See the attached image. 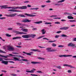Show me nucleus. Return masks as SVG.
Instances as JSON below:
<instances>
[{
	"label": "nucleus",
	"instance_id": "nucleus-20",
	"mask_svg": "<svg viewBox=\"0 0 76 76\" xmlns=\"http://www.w3.org/2000/svg\"><path fill=\"white\" fill-rule=\"evenodd\" d=\"M21 31H22L23 32H28V29H25V28H22L21 29Z\"/></svg>",
	"mask_w": 76,
	"mask_h": 76
},
{
	"label": "nucleus",
	"instance_id": "nucleus-58",
	"mask_svg": "<svg viewBox=\"0 0 76 76\" xmlns=\"http://www.w3.org/2000/svg\"><path fill=\"white\" fill-rule=\"evenodd\" d=\"M68 73H72V71L71 70H69L68 71Z\"/></svg>",
	"mask_w": 76,
	"mask_h": 76
},
{
	"label": "nucleus",
	"instance_id": "nucleus-8",
	"mask_svg": "<svg viewBox=\"0 0 76 76\" xmlns=\"http://www.w3.org/2000/svg\"><path fill=\"white\" fill-rule=\"evenodd\" d=\"M14 50H15L14 48L12 47L9 46H8V50L9 51H14Z\"/></svg>",
	"mask_w": 76,
	"mask_h": 76
},
{
	"label": "nucleus",
	"instance_id": "nucleus-24",
	"mask_svg": "<svg viewBox=\"0 0 76 76\" xmlns=\"http://www.w3.org/2000/svg\"><path fill=\"white\" fill-rule=\"evenodd\" d=\"M9 56H14V57H19V55H13L12 54H9Z\"/></svg>",
	"mask_w": 76,
	"mask_h": 76
},
{
	"label": "nucleus",
	"instance_id": "nucleus-63",
	"mask_svg": "<svg viewBox=\"0 0 76 76\" xmlns=\"http://www.w3.org/2000/svg\"><path fill=\"white\" fill-rule=\"evenodd\" d=\"M12 76H17V75L16 74H12Z\"/></svg>",
	"mask_w": 76,
	"mask_h": 76
},
{
	"label": "nucleus",
	"instance_id": "nucleus-25",
	"mask_svg": "<svg viewBox=\"0 0 76 76\" xmlns=\"http://www.w3.org/2000/svg\"><path fill=\"white\" fill-rule=\"evenodd\" d=\"M67 18L69 19H74L73 17L70 16H68L67 17Z\"/></svg>",
	"mask_w": 76,
	"mask_h": 76
},
{
	"label": "nucleus",
	"instance_id": "nucleus-42",
	"mask_svg": "<svg viewBox=\"0 0 76 76\" xmlns=\"http://www.w3.org/2000/svg\"><path fill=\"white\" fill-rule=\"evenodd\" d=\"M13 30V28H9L8 29V31H11V30Z\"/></svg>",
	"mask_w": 76,
	"mask_h": 76
},
{
	"label": "nucleus",
	"instance_id": "nucleus-18",
	"mask_svg": "<svg viewBox=\"0 0 76 76\" xmlns=\"http://www.w3.org/2000/svg\"><path fill=\"white\" fill-rule=\"evenodd\" d=\"M38 50H39L38 49H31V51H34V52L38 51V52H41V51Z\"/></svg>",
	"mask_w": 76,
	"mask_h": 76
},
{
	"label": "nucleus",
	"instance_id": "nucleus-39",
	"mask_svg": "<svg viewBox=\"0 0 76 76\" xmlns=\"http://www.w3.org/2000/svg\"><path fill=\"white\" fill-rule=\"evenodd\" d=\"M56 40H54V41H49L48 42H56Z\"/></svg>",
	"mask_w": 76,
	"mask_h": 76
},
{
	"label": "nucleus",
	"instance_id": "nucleus-61",
	"mask_svg": "<svg viewBox=\"0 0 76 76\" xmlns=\"http://www.w3.org/2000/svg\"><path fill=\"white\" fill-rule=\"evenodd\" d=\"M73 41H76V38H75L73 39Z\"/></svg>",
	"mask_w": 76,
	"mask_h": 76
},
{
	"label": "nucleus",
	"instance_id": "nucleus-57",
	"mask_svg": "<svg viewBox=\"0 0 76 76\" xmlns=\"http://www.w3.org/2000/svg\"><path fill=\"white\" fill-rule=\"evenodd\" d=\"M45 2L46 3H50L51 1L50 0H48V1H46Z\"/></svg>",
	"mask_w": 76,
	"mask_h": 76
},
{
	"label": "nucleus",
	"instance_id": "nucleus-44",
	"mask_svg": "<svg viewBox=\"0 0 76 76\" xmlns=\"http://www.w3.org/2000/svg\"><path fill=\"white\" fill-rule=\"evenodd\" d=\"M58 47H59V48L64 47V46L62 45H59L58 46Z\"/></svg>",
	"mask_w": 76,
	"mask_h": 76
},
{
	"label": "nucleus",
	"instance_id": "nucleus-22",
	"mask_svg": "<svg viewBox=\"0 0 76 76\" xmlns=\"http://www.w3.org/2000/svg\"><path fill=\"white\" fill-rule=\"evenodd\" d=\"M61 37H64V38L66 37L67 38L68 37V36H67V35L66 34H62L61 36Z\"/></svg>",
	"mask_w": 76,
	"mask_h": 76
},
{
	"label": "nucleus",
	"instance_id": "nucleus-52",
	"mask_svg": "<svg viewBox=\"0 0 76 76\" xmlns=\"http://www.w3.org/2000/svg\"><path fill=\"white\" fill-rule=\"evenodd\" d=\"M61 31H57L56 32V33L57 34H60V33H61Z\"/></svg>",
	"mask_w": 76,
	"mask_h": 76
},
{
	"label": "nucleus",
	"instance_id": "nucleus-34",
	"mask_svg": "<svg viewBox=\"0 0 76 76\" xmlns=\"http://www.w3.org/2000/svg\"><path fill=\"white\" fill-rule=\"evenodd\" d=\"M0 53H6V52L2 51L0 49Z\"/></svg>",
	"mask_w": 76,
	"mask_h": 76
},
{
	"label": "nucleus",
	"instance_id": "nucleus-2",
	"mask_svg": "<svg viewBox=\"0 0 76 76\" xmlns=\"http://www.w3.org/2000/svg\"><path fill=\"white\" fill-rule=\"evenodd\" d=\"M22 37L23 38H31V37L32 38H34L35 37H36V35L30 34L26 35H23Z\"/></svg>",
	"mask_w": 76,
	"mask_h": 76
},
{
	"label": "nucleus",
	"instance_id": "nucleus-16",
	"mask_svg": "<svg viewBox=\"0 0 76 76\" xmlns=\"http://www.w3.org/2000/svg\"><path fill=\"white\" fill-rule=\"evenodd\" d=\"M31 64H39V63H41V62L32 61L31 62Z\"/></svg>",
	"mask_w": 76,
	"mask_h": 76
},
{
	"label": "nucleus",
	"instance_id": "nucleus-55",
	"mask_svg": "<svg viewBox=\"0 0 76 76\" xmlns=\"http://www.w3.org/2000/svg\"><path fill=\"white\" fill-rule=\"evenodd\" d=\"M3 61V59L2 58H0V61Z\"/></svg>",
	"mask_w": 76,
	"mask_h": 76
},
{
	"label": "nucleus",
	"instance_id": "nucleus-15",
	"mask_svg": "<svg viewBox=\"0 0 76 76\" xmlns=\"http://www.w3.org/2000/svg\"><path fill=\"white\" fill-rule=\"evenodd\" d=\"M17 34H27L26 33H24L23 32H20V31H17L16 32Z\"/></svg>",
	"mask_w": 76,
	"mask_h": 76
},
{
	"label": "nucleus",
	"instance_id": "nucleus-30",
	"mask_svg": "<svg viewBox=\"0 0 76 76\" xmlns=\"http://www.w3.org/2000/svg\"><path fill=\"white\" fill-rule=\"evenodd\" d=\"M56 67L57 68H58V69H62V68L61 67V66H56Z\"/></svg>",
	"mask_w": 76,
	"mask_h": 76
},
{
	"label": "nucleus",
	"instance_id": "nucleus-1",
	"mask_svg": "<svg viewBox=\"0 0 76 76\" xmlns=\"http://www.w3.org/2000/svg\"><path fill=\"white\" fill-rule=\"evenodd\" d=\"M7 7V5H3L0 6V9H27V6H23L22 7Z\"/></svg>",
	"mask_w": 76,
	"mask_h": 76
},
{
	"label": "nucleus",
	"instance_id": "nucleus-21",
	"mask_svg": "<svg viewBox=\"0 0 76 76\" xmlns=\"http://www.w3.org/2000/svg\"><path fill=\"white\" fill-rule=\"evenodd\" d=\"M42 23V21H38L37 22H35L34 23H36V24H39L40 23Z\"/></svg>",
	"mask_w": 76,
	"mask_h": 76
},
{
	"label": "nucleus",
	"instance_id": "nucleus-4",
	"mask_svg": "<svg viewBox=\"0 0 76 76\" xmlns=\"http://www.w3.org/2000/svg\"><path fill=\"white\" fill-rule=\"evenodd\" d=\"M59 57H72V55H60L58 56Z\"/></svg>",
	"mask_w": 76,
	"mask_h": 76
},
{
	"label": "nucleus",
	"instance_id": "nucleus-46",
	"mask_svg": "<svg viewBox=\"0 0 76 76\" xmlns=\"http://www.w3.org/2000/svg\"><path fill=\"white\" fill-rule=\"evenodd\" d=\"M0 19L1 20L4 19H6V18L5 17H1V18L0 17Z\"/></svg>",
	"mask_w": 76,
	"mask_h": 76
},
{
	"label": "nucleus",
	"instance_id": "nucleus-14",
	"mask_svg": "<svg viewBox=\"0 0 76 76\" xmlns=\"http://www.w3.org/2000/svg\"><path fill=\"white\" fill-rule=\"evenodd\" d=\"M25 15L27 16H29L30 17H34L36 15H32V14H29L27 13H25Z\"/></svg>",
	"mask_w": 76,
	"mask_h": 76
},
{
	"label": "nucleus",
	"instance_id": "nucleus-31",
	"mask_svg": "<svg viewBox=\"0 0 76 76\" xmlns=\"http://www.w3.org/2000/svg\"><path fill=\"white\" fill-rule=\"evenodd\" d=\"M38 9H39V8H30V10H38Z\"/></svg>",
	"mask_w": 76,
	"mask_h": 76
},
{
	"label": "nucleus",
	"instance_id": "nucleus-48",
	"mask_svg": "<svg viewBox=\"0 0 76 76\" xmlns=\"http://www.w3.org/2000/svg\"><path fill=\"white\" fill-rule=\"evenodd\" d=\"M59 37V35H56L55 36V38H58Z\"/></svg>",
	"mask_w": 76,
	"mask_h": 76
},
{
	"label": "nucleus",
	"instance_id": "nucleus-59",
	"mask_svg": "<svg viewBox=\"0 0 76 76\" xmlns=\"http://www.w3.org/2000/svg\"><path fill=\"white\" fill-rule=\"evenodd\" d=\"M16 47L18 48H22V46H16Z\"/></svg>",
	"mask_w": 76,
	"mask_h": 76
},
{
	"label": "nucleus",
	"instance_id": "nucleus-29",
	"mask_svg": "<svg viewBox=\"0 0 76 76\" xmlns=\"http://www.w3.org/2000/svg\"><path fill=\"white\" fill-rule=\"evenodd\" d=\"M44 31H45V30H44V29H43L42 30V34H45V32H44Z\"/></svg>",
	"mask_w": 76,
	"mask_h": 76
},
{
	"label": "nucleus",
	"instance_id": "nucleus-50",
	"mask_svg": "<svg viewBox=\"0 0 76 76\" xmlns=\"http://www.w3.org/2000/svg\"><path fill=\"white\" fill-rule=\"evenodd\" d=\"M10 63H15V62L13 61H8V62Z\"/></svg>",
	"mask_w": 76,
	"mask_h": 76
},
{
	"label": "nucleus",
	"instance_id": "nucleus-12",
	"mask_svg": "<svg viewBox=\"0 0 76 76\" xmlns=\"http://www.w3.org/2000/svg\"><path fill=\"white\" fill-rule=\"evenodd\" d=\"M68 46L73 47H75V44H73L72 42H70L68 45Z\"/></svg>",
	"mask_w": 76,
	"mask_h": 76
},
{
	"label": "nucleus",
	"instance_id": "nucleus-32",
	"mask_svg": "<svg viewBox=\"0 0 76 76\" xmlns=\"http://www.w3.org/2000/svg\"><path fill=\"white\" fill-rule=\"evenodd\" d=\"M67 15L68 16H72V13L68 12H67Z\"/></svg>",
	"mask_w": 76,
	"mask_h": 76
},
{
	"label": "nucleus",
	"instance_id": "nucleus-62",
	"mask_svg": "<svg viewBox=\"0 0 76 76\" xmlns=\"http://www.w3.org/2000/svg\"><path fill=\"white\" fill-rule=\"evenodd\" d=\"M18 45H22V42H20L18 43Z\"/></svg>",
	"mask_w": 76,
	"mask_h": 76
},
{
	"label": "nucleus",
	"instance_id": "nucleus-13",
	"mask_svg": "<svg viewBox=\"0 0 76 76\" xmlns=\"http://www.w3.org/2000/svg\"><path fill=\"white\" fill-rule=\"evenodd\" d=\"M69 28V27H64L61 28L60 29L61 30H67V29H68Z\"/></svg>",
	"mask_w": 76,
	"mask_h": 76
},
{
	"label": "nucleus",
	"instance_id": "nucleus-28",
	"mask_svg": "<svg viewBox=\"0 0 76 76\" xmlns=\"http://www.w3.org/2000/svg\"><path fill=\"white\" fill-rule=\"evenodd\" d=\"M37 58L38 59H40V60H44L45 58H42L41 57H39L38 58Z\"/></svg>",
	"mask_w": 76,
	"mask_h": 76
},
{
	"label": "nucleus",
	"instance_id": "nucleus-40",
	"mask_svg": "<svg viewBox=\"0 0 76 76\" xmlns=\"http://www.w3.org/2000/svg\"><path fill=\"white\" fill-rule=\"evenodd\" d=\"M55 24H60V23L58 22H55Z\"/></svg>",
	"mask_w": 76,
	"mask_h": 76
},
{
	"label": "nucleus",
	"instance_id": "nucleus-3",
	"mask_svg": "<svg viewBox=\"0 0 76 76\" xmlns=\"http://www.w3.org/2000/svg\"><path fill=\"white\" fill-rule=\"evenodd\" d=\"M13 58L15 61H16L17 60H18V61H28V60L27 59H23L21 60L19 59L18 58H17V57H14Z\"/></svg>",
	"mask_w": 76,
	"mask_h": 76
},
{
	"label": "nucleus",
	"instance_id": "nucleus-33",
	"mask_svg": "<svg viewBox=\"0 0 76 76\" xmlns=\"http://www.w3.org/2000/svg\"><path fill=\"white\" fill-rule=\"evenodd\" d=\"M16 24H17L18 25H19L20 26H22V24L19 23H16Z\"/></svg>",
	"mask_w": 76,
	"mask_h": 76
},
{
	"label": "nucleus",
	"instance_id": "nucleus-10",
	"mask_svg": "<svg viewBox=\"0 0 76 76\" xmlns=\"http://www.w3.org/2000/svg\"><path fill=\"white\" fill-rule=\"evenodd\" d=\"M1 63L2 64H5L6 65H7V64H8V63H9V61L3 60L2 61Z\"/></svg>",
	"mask_w": 76,
	"mask_h": 76
},
{
	"label": "nucleus",
	"instance_id": "nucleus-56",
	"mask_svg": "<svg viewBox=\"0 0 76 76\" xmlns=\"http://www.w3.org/2000/svg\"><path fill=\"white\" fill-rule=\"evenodd\" d=\"M25 41H28V40H31V39H24Z\"/></svg>",
	"mask_w": 76,
	"mask_h": 76
},
{
	"label": "nucleus",
	"instance_id": "nucleus-6",
	"mask_svg": "<svg viewBox=\"0 0 76 76\" xmlns=\"http://www.w3.org/2000/svg\"><path fill=\"white\" fill-rule=\"evenodd\" d=\"M17 15V13H15V14H10V15H5V16H7V17H14V16H15L16 15Z\"/></svg>",
	"mask_w": 76,
	"mask_h": 76
},
{
	"label": "nucleus",
	"instance_id": "nucleus-64",
	"mask_svg": "<svg viewBox=\"0 0 76 76\" xmlns=\"http://www.w3.org/2000/svg\"><path fill=\"white\" fill-rule=\"evenodd\" d=\"M46 5H42L41 6V7H45V6H46Z\"/></svg>",
	"mask_w": 76,
	"mask_h": 76
},
{
	"label": "nucleus",
	"instance_id": "nucleus-47",
	"mask_svg": "<svg viewBox=\"0 0 76 76\" xmlns=\"http://www.w3.org/2000/svg\"><path fill=\"white\" fill-rule=\"evenodd\" d=\"M37 72L39 73H43L42 72V71H37Z\"/></svg>",
	"mask_w": 76,
	"mask_h": 76
},
{
	"label": "nucleus",
	"instance_id": "nucleus-45",
	"mask_svg": "<svg viewBox=\"0 0 76 76\" xmlns=\"http://www.w3.org/2000/svg\"><path fill=\"white\" fill-rule=\"evenodd\" d=\"M31 76H38V75H36L35 74H31Z\"/></svg>",
	"mask_w": 76,
	"mask_h": 76
},
{
	"label": "nucleus",
	"instance_id": "nucleus-49",
	"mask_svg": "<svg viewBox=\"0 0 76 76\" xmlns=\"http://www.w3.org/2000/svg\"><path fill=\"white\" fill-rule=\"evenodd\" d=\"M39 48H45V47H41V46H39Z\"/></svg>",
	"mask_w": 76,
	"mask_h": 76
},
{
	"label": "nucleus",
	"instance_id": "nucleus-26",
	"mask_svg": "<svg viewBox=\"0 0 76 76\" xmlns=\"http://www.w3.org/2000/svg\"><path fill=\"white\" fill-rule=\"evenodd\" d=\"M65 0H62L61 1H59L57 2V3H62V2H64Z\"/></svg>",
	"mask_w": 76,
	"mask_h": 76
},
{
	"label": "nucleus",
	"instance_id": "nucleus-51",
	"mask_svg": "<svg viewBox=\"0 0 76 76\" xmlns=\"http://www.w3.org/2000/svg\"><path fill=\"white\" fill-rule=\"evenodd\" d=\"M32 30L33 31H35V30H37V28H33L32 29Z\"/></svg>",
	"mask_w": 76,
	"mask_h": 76
},
{
	"label": "nucleus",
	"instance_id": "nucleus-9",
	"mask_svg": "<svg viewBox=\"0 0 76 76\" xmlns=\"http://www.w3.org/2000/svg\"><path fill=\"white\" fill-rule=\"evenodd\" d=\"M33 70H31V71H26V72L27 73H34V72H35V70H36L35 69H32Z\"/></svg>",
	"mask_w": 76,
	"mask_h": 76
},
{
	"label": "nucleus",
	"instance_id": "nucleus-17",
	"mask_svg": "<svg viewBox=\"0 0 76 76\" xmlns=\"http://www.w3.org/2000/svg\"><path fill=\"white\" fill-rule=\"evenodd\" d=\"M22 38V37H17L12 38V39H20Z\"/></svg>",
	"mask_w": 76,
	"mask_h": 76
},
{
	"label": "nucleus",
	"instance_id": "nucleus-27",
	"mask_svg": "<svg viewBox=\"0 0 76 76\" xmlns=\"http://www.w3.org/2000/svg\"><path fill=\"white\" fill-rule=\"evenodd\" d=\"M10 57V56L7 55L6 56H2V57H4V58H7V57Z\"/></svg>",
	"mask_w": 76,
	"mask_h": 76
},
{
	"label": "nucleus",
	"instance_id": "nucleus-23",
	"mask_svg": "<svg viewBox=\"0 0 76 76\" xmlns=\"http://www.w3.org/2000/svg\"><path fill=\"white\" fill-rule=\"evenodd\" d=\"M18 16H20V17H22L23 18H25L26 17V16L24 15H22V14H19L17 15Z\"/></svg>",
	"mask_w": 76,
	"mask_h": 76
},
{
	"label": "nucleus",
	"instance_id": "nucleus-53",
	"mask_svg": "<svg viewBox=\"0 0 76 76\" xmlns=\"http://www.w3.org/2000/svg\"><path fill=\"white\" fill-rule=\"evenodd\" d=\"M43 39H46L47 40H48V41H49L50 40L49 39L45 38H43Z\"/></svg>",
	"mask_w": 76,
	"mask_h": 76
},
{
	"label": "nucleus",
	"instance_id": "nucleus-43",
	"mask_svg": "<svg viewBox=\"0 0 76 76\" xmlns=\"http://www.w3.org/2000/svg\"><path fill=\"white\" fill-rule=\"evenodd\" d=\"M29 1H24V3H29Z\"/></svg>",
	"mask_w": 76,
	"mask_h": 76
},
{
	"label": "nucleus",
	"instance_id": "nucleus-37",
	"mask_svg": "<svg viewBox=\"0 0 76 76\" xmlns=\"http://www.w3.org/2000/svg\"><path fill=\"white\" fill-rule=\"evenodd\" d=\"M70 22H76V20H69Z\"/></svg>",
	"mask_w": 76,
	"mask_h": 76
},
{
	"label": "nucleus",
	"instance_id": "nucleus-5",
	"mask_svg": "<svg viewBox=\"0 0 76 76\" xmlns=\"http://www.w3.org/2000/svg\"><path fill=\"white\" fill-rule=\"evenodd\" d=\"M22 22H24V23H29L31 22V20H29L28 19H26L23 20L21 21Z\"/></svg>",
	"mask_w": 76,
	"mask_h": 76
},
{
	"label": "nucleus",
	"instance_id": "nucleus-7",
	"mask_svg": "<svg viewBox=\"0 0 76 76\" xmlns=\"http://www.w3.org/2000/svg\"><path fill=\"white\" fill-rule=\"evenodd\" d=\"M8 11L9 12L10 11L15 12H21V11H19L16 10H8Z\"/></svg>",
	"mask_w": 76,
	"mask_h": 76
},
{
	"label": "nucleus",
	"instance_id": "nucleus-19",
	"mask_svg": "<svg viewBox=\"0 0 76 76\" xmlns=\"http://www.w3.org/2000/svg\"><path fill=\"white\" fill-rule=\"evenodd\" d=\"M51 48H48L46 49V50H47L48 52H51Z\"/></svg>",
	"mask_w": 76,
	"mask_h": 76
},
{
	"label": "nucleus",
	"instance_id": "nucleus-11",
	"mask_svg": "<svg viewBox=\"0 0 76 76\" xmlns=\"http://www.w3.org/2000/svg\"><path fill=\"white\" fill-rule=\"evenodd\" d=\"M64 66H66V67H70V68H75V67H73V66L68 65L67 64H65L63 65Z\"/></svg>",
	"mask_w": 76,
	"mask_h": 76
},
{
	"label": "nucleus",
	"instance_id": "nucleus-41",
	"mask_svg": "<svg viewBox=\"0 0 76 76\" xmlns=\"http://www.w3.org/2000/svg\"><path fill=\"white\" fill-rule=\"evenodd\" d=\"M56 44L55 43L52 44V46H53V47H56Z\"/></svg>",
	"mask_w": 76,
	"mask_h": 76
},
{
	"label": "nucleus",
	"instance_id": "nucleus-35",
	"mask_svg": "<svg viewBox=\"0 0 76 76\" xmlns=\"http://www.w3.org/2000/svg\"><path fill=\"white\" fill-rule=\"evenodd\" d=\"M57 51V49H53L51 50V52H55Z\"/></svg>",
	"mask_w": 76,
	"mask_h": 76
},
{
	"label": "nucleus",
	"instance_id": "nucleus-38",
	"mask_svg": "<svg viewBox=\"0 0 76 76\" xmlns=\"http://www.w3.org/2000/svg\"><path fill=\"white\" fill-rule=\"evenodd\" d=\"M45 25H48V24H51V23H47L46 22L45 23Z\"/></svg>",
	"mask_w": 76,
	"mask_h": 76
},
{
	"label": "nucleus",
	"instance_id": "nucleus-60",
	"mask_svg": "<svg viewBox=\"0 0 76 76\" xmlns=\"http://www.w3.org/2000/svg\"><path fill=\"white\" fill-rule=\"evenodd\" d=\"M61 21H62V22H64V21H66V20H61Z\"/></svg>",
	"mask_w": 76,
	"mask_h": 76
},
{
	"label": "nucleus",
	"instance_id": "nucleus-36",
	"mask_svg": "<svg viewBox=\"0 0 76 76\" xmlns=\"http://www.w3.org/2000/svg\"><path fill=\"white\" fill-rule=\"evenodd\" d=\"M5 35H6V36L7 37H11V35H9L8 34H5Z\"/></svg>",
	"mask_w": 76,
	"mask_h": 76
},
{
	"label": "nucleus",
	"instance_id": "nucleus-54",
	"mask_svg": "<svg viewBox=\"0 0 76 76\" xmlns=\"http://www.w3.org/2000/svg\"><path fill=\"white\" fill-rule=\"evenodd\" d=\"M27 55H28V56H31V54L30 53H27L26 54Z\"/></svg>",
	"mask_w": 76,
	"mask_h": 76
}]
</instances>
